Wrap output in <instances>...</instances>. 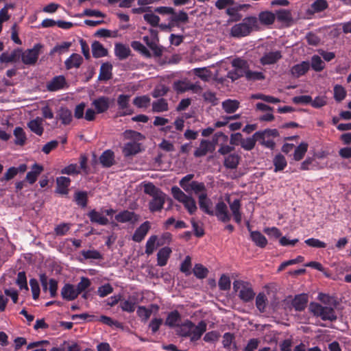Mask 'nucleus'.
I'll return each mask as SVG.
<instances>
[{"label": "nucleus", "mask_w": 351, "mask_h": 351, "mask_svg": "<svg viewBox=\"0 0 351 351\" xmlns=\"http://www.w3.org/2000/svg\"><path fill=\"white\" fill-rule=\"evenodd\" d=\"M206 330V324L203 321L199 322L197 325L193 324L187 337H189L191 341H196L201 337Z\"/></svg>", "instance_id": "dca6fc26"}, {"label": "nucleus", "mask_w": 351, "mask_h": 351, "mask_svg": "<svg viewBox=\"0 0 351 351\" xmlns=\"http://www.w3.org/2000/svg\"><path fill=\"white\" fill-rule=\"evenodd\" d=\"M83 59L80 54L73 53L67 60L65 61V66L67 69H70L72 68H77L79 67Z\"/></svg>", "instance_id": "2f4dec72"}, {"label": "nucleus", "mask_w": 351, "mask_h": 351, "mask_svg": "<svg viewBox=\"0 0 351 351\" xmlns=\"http://www.w3.org/2000/svg\"><path fill=\"white\" fill-rule=\"evenodd\" d=\"M193 326V324L191 321L186 320L180 324L177 329V332L182 336L187 337Z\"/></svg>", "instance_id": "8fccbe9b"}, {"label": "nucleus", "mask_w": 351, "mask_h": 351, "mask_svg": "<svg viewBox=\"0 0 351 351\" xmlns=\"http://www.w3.org/2000/svg\"><path fill=\"white\" fill-rule=\"evenodd\" d=\"M133 103L138 108H147L150 104V98L147 95L136 97Z\"/></svg>", "instance_id": "13d9d810"}, {"label": "nucleus", "mask_w": 351, "mask_h": 351, "mask_svg": "<svg viewBox=\"0 0 351 351\" xmlns=\"http://www.w3.org/2000/svg\"><path fill=\"white\" fill-rule=\"evenodd\" d=\"M257 24L258 21L256 17H245L241 23L235 24L231 27L230 34L234 38L245 37L257 27Z\"/></svg>", "instance_id": "f257e3e1"}, {"label": "nucleus", "mask_w": 351, "mask_h": 351, "mask_svg": "<svg viewBox=\"0 0 351 351\" xmlns=\"http://www.w3.org/2000/svg\"><path fill=\"white\" fill-rule=\"evenodd\" d=\"M267 132H256L252 137L242 139L241 146L245 150L250 151L252 149L257 141L263 140Z\"/></svg>", "instance_id": "1a4fd4ad"}, {"label": "nucleus", "mask_w": 351, "mask_h": 351, "mask_svg": "<svg viewBox=\"0 0 351 351\" xmlns=\"http://www.w3.org/2000/svg\"><path fill=\"white\" fill-rule=\"evenodd\" d=\"M15 136V143L16 145H23L26 140V135L23 128L17 127L14 130Z\"/></svg>", "instance_id": "4d7b16f0"}, {"label": "nucleus", "mask_w": 351, "mask_h": 351, "mask_svg": "<svg viewBox=\"0 0 351 351\" xmlns=\"http://www.w3.org/2000/svg\"><path fill=\"white\" fill-rule=\"evenodd\" d=\"M143 18L152 26H157L160 21V18L153 13H147L144 14Z\"/></svg>", "instance_id": "774afa93"}, {"label": "nucleus", "mask_w": 351, "mask_h": 351, "mask_svg": "<svg viewBox=\"0 0 351 351\" xmlns=\"http://www.w3.org/2000/svg\"><path fill=\"white\" fill-rule=\"evenodd\" d=\"M121 308L123 311L127 312H133L135 309L136 301L134 298H129L128 300H125L121 302Z\"/></svg>", "instance_id": "de8ad7c7"}, {"label": "nucleus", "mask_w": 351, "mask_h": 351, "mask_svg": "<svg viewBox=\"0 0 351 351\" xmlns=\"http://www.w3.org/2000/svg\"><path fill=\"white\" fill-rule=\"evenodd\" d=\"M180 315L177 311H174L169 313L166 321L165 324L170 327H175L180 326Z\"/></svg>", "instance_id": "4c0bfd02"}, {"label": "nucleus", "mask_w": 351, "mask_h": 351, "mask_svg": "<svg viewBox=\"0 0 351 351\" xmlns=\"http://www.w3.org/2000/svg\"><path fill=\"white\" fill-rule=\"evenodd\" d=\"M310 68V63L307 61H303L300 64L294 65L291 69V74L295 77H299L305 74Z\"/></svg>", "instance_id": "5701e85b"}, {"label": "nucleus", "mask_w": 351, "mask_h": 351, "mask_svg": "<svg viewBox=\"0 0 351 351\" xmlns=\"http://www.w3.org/2000/svg\"><path fill=\"white\" fill-rule=\"evenodd\" d=\"M239 106V102L237 100L227 99L222 103V107L227 113L234 112Z\"/></svg>", "instance_id": "37998d69"}, {"label": "nucleus", "mask_w": 351, "mask_h": 351, "mask_svg": "<svg viewBox=\"0 0 351 351\" xmlns=\"http://www.w3.org/2000/svg\"><path fill=\"white\" fill-rule=\"evenodd\" d=\"M66 86V82L63 75L54 77L51 80L47 82V89L49 91H58Z\"/></svg>", "instance_id": "9b49d317"}, {"label": "nucleus", "mask_w": 351, "mask_h": 351, "mask_svg": "<svg viewBox=\"0 0 351 351\" xmlns=\"http://www.w3.org/2000/svg\"><path fill=\"white\" fill-rule=\"evenodd\" d=\"M56 119L64 125H69L73 120L72 112L67 108L61 107L57 112Z\"/></svg>", "instance_id": "f3484780"}, {"label": "nucleus", "mask_w": 351, "mask_h": 351, "mask_svg": "<svg viewBox=\"0 0 351 351\" xmlns=\"http://www.w3.org/2000/svg\"><path fill=\"white\" fill-rule=\"evenodd\" d=\"M110 99L108 97L102 96L94 99L91 105L98 114L106 112L110 105Z\"/></svg>", "instance_id": "9d476101"}, {"label": "nucleus", "mask_w": 351, "mask_h": 351, "mask_svg": "<svg viewBox=\"0 0 351 351\" xmlns=\"http://www.w3.org/2000/svg\"><path fill=\"white\" fill-rule=\"evenodd\" d=\"M168 110V104L164 99H158L152 103V110L154 112H162Z\"/></svg>", "instance_id": "49530a36"}, {"label": "nucleus", "mask_w": 351, "mask_h": 351, "mask_svg": "<svg viewBox=\"0 0 351 351\" xmlns=\"http://www.w3.org/2000/svg\"><path fill=\"white\" fill-rule=\"evenodd\" d=\"M232 66L234 67L237 74L239 76L244 75L245 71H247V62L242 59H234L232 61Z\"/></svg>", "instance_id": "c9c22d12"}, {"label": "nucleus", "mask_w": 351, "mask_h": 351, "mask_svg": "<svg viewBox=\"0 0 351 351\" xmlns=\"http://www.w3.org/2000/svg\"><path fill=\"white\" fill-rule=\"evenodd\" d=\"M81 254L86 259H100L101 258L100 253L95 250H83Z\"/></svg>", "instance_id": "338daca9"}, {"label": "nucleus", "mask_w": 351, "mask_h": 351, "mask_svg": "<svg viewBox=\"0 0 351 351\" xmlns=\"http://www.w3.org/2000/svg\"><path fill=\"white\" fill-rule=\"evenodd\" d=\"M276 16L271 12H262L259 14L260 21L265 25L272 24L275 20Z\"/></svg>", "instance_id": "864d4df0"}, {"label": "nucleus", "mask_w": 351, "mask_h": 351, "mask_svg": "<svg viewBox=\"0 0 351 351\" xmlns=\"http://www.w3.org/2000/svg\"><path fill=\"white\" fill-rule=\"evenodd\" d=\"M267 304V300L266 295L263 293H258L256 298V308L260 312L263 313L265 312Z\"/></svg>", "instance_id": "3c124183"}, {"label": "nucleus", "mask_w": 351, "mask_h": 351, "mask_svg": "<svg viewBox=\"0 0 351 351\" xmlns=\"http://www.w3.org/2000/svg\"><path fill=\"white\" fill-rule=\"evenodd\" d=\"M42 45H35L32 49H27L22 53V61L25 64H34L38 60Z\"/></svg>", "instance_id": "6e6552de"}, {"label": "nucleus", "mask_w": 351, "mask_h": 351, "mask_svg": "<svg viewBox=\"0 0 351 351\" xmlns=\"http://www.w3.org/2000/svg\"><path fill=\"white\" fill-rule=\"evenodd\" d=\"M274 165L275 166L274 171L276 172L278 171H282L287 166V160L282 155L278 154L276 156V157L274 159Z\"/></svg>", "instance_id": "6e6d98bb"}, {"label": "nucleus", "mask_w": 351, "mask_h": 351, "mask_svg": "<svg viewBox=\"0 0 351 351\" xmlns=\"http://www.w3.org/2000/svg\"><path fill=\"white\" fill-rule=\"evenodd\" d=\"M141 150L140 144L136 142H129L123 148V153L125 156L134 155Z\"/></svg>", "instance_id": "473e14b6"}, {"label": "nucleus", "mask_w": 351, "mask_h": 351, "mask_svg": "<svg viewBox=\"0 0 351 351\" xmlns=\"http://www.w3.org/2000/svg\"><path fill=\"white\" fill-rule=\"evenodd\" d=\"M195 75L204 81L208 80L211 77V72L206 68H196L193 69Z\"/></svg>", "instance_id": "bf43d9fd"}, {"label": "nucleus", "mask_w": 351, "mask_h": 351, "mask_svg": "<svg viewBox=\"0 0 351 351\" xmlns=\"http://www.w3.org/2000/svg\"><path fill=\"white\" fill-rule=\"evenodd\" d=\"M99 161L103 167H110L114 163V154L110 149L104 151L99 157Z\"/></svg>", "instance_id": "393cba45"}, {"label": "nucleus", "mask_w": 351, "mask_h": 351, "mask_svg": "<svg viewBox=\"0 0 351 351\" xmlns=\"http://www.w3.org/2000/svg\"><path fill=\"white\" fill-rule=\"evenodd\" d=\"M171 252L172 250L169 247L161 248L157 254L158 265L160 267L166 265Z\"/></svg>", "instance_id": "cd10ccee"}, {"label": "nucleus", "mask_w": 351, "mask_h": 351, "mask_svg": "<svg viewBox=\"0 0 351 351\" xmlns=\"http://www.w3.org/2000/svg\"><path fill=\"white\" fill-rule=\"evenodd\" d=\"M143 187V191L152 196V197L159 195V193H162L158 188L156 187L151 182H143L142 183Z\"/></svg>", "instance_id": "a18cd8bd"}, {"label": "nucleus", "mask_w": 351, "mask_h": 351, "mask_svg": "<svg viewBox=\"0 0 351 351\" xmlns=\"http://www.w3.org/2000/svg\"><path fill=\"white\" fill-rule=\"evenodd\" d=\"M40 281L42 286L44 289H47L49 285V290L51 297H54L56 295L57 289H58V283L57 281L54 279H50L49 282H47V279L45 275H42L40 276Z\"/></svg>", "instance_id": "bb28decb"}, {"label": "nucleus", "mask_w": 351, "mask_h": 351, "mask_svg": "<svg viewBox=\"0 0 351 351\" xmlns=\"http://www.w3.org/2000/svg\"><path fill=\"white\" fill-rule=\"evenodd\" d=\"M71 183L69 178L60 176L56 178V193L61 195H66L69 193V186Z\"/></svg>", "instance_id": "6ab92c4d"}, {"label": "nucleus", "mask_w": 351, "mask_h": 351, "mask_svg": "<svg viewBox=\"0 0 351 351\" xmlns=\"http://www.w3.org/2000/svg\"><path fill=\"white\" fill-rule=\"evenodd\" d=\"M282 58L280 51H269L265 53L261 58V63L263 65L272 64Z\"/></svg>", "instance_id": "a211bd4d"}, {"label": "nucleus", "mask_w": 351, "mask_h": 351, "mask_svg": "<svg viewBox=\"0 0 351 351\" xmlns=\"http://www.w3.org/2000/svg\"><path fill=\"white\" fill-rule=\"evenodd\" d=\"M150 227V223L147 221L142 223L134 233L132 237L133 240L136 242L141 241L146 236Z\"/></svg>", "instance_id": "412c9836"}, {"label": "nucleus", "mask_w": 351, "mask_h": 351, "mask_svg": "<svg viewBox=\"0 0 351 351\" xmlns=\"http://www.w3.org/2000/svg\"><path fill=\"white\" fill-rule=\"evenodd\" d=\"M27 126L29 130L38 136H41L44 131L43 119L36 117L28 122Z\"/></svg>", "instance_id": "aec40b11"}, {"label": "nucleus", "mask_w": 351, "mask_h": 351, "mask_svg": "<svg viewBox=\"0 0 351 351\" xmlns=\"http://www.w3.org/2000/svg\"><path fill=\"white\" fill-rule=\"evenodd\" d=\"M233 289L235 292L238 293L239 298L245 302H250L254 298L255 293L249 282L235 280L233 282Z\"/></svg>", "instance_id": "423d86ee"}, {"label": "nucleus", "mask_w": 351, "mask_h": 351, "mask_svg": "<svg viewBox=\"0 0 351 351\" xmlns=\"http://www.w3.org/2000/svg\"><path fill=\"white\" fill-rule=\"evenodd\" d=\"M166 195L162 193H159V195L152 197V199L149 203V208L151 212H156L160 210L165 203Z\"/></svg>", "instance_id": "4468645a"}, {"label": "nucleus", "mask_w": 351, "mask_h": 351, "mask_svg": "<svg viewBox=\"0 0 351 351\" xmlns=\"http://www.w3.org/2000/svg\"><path fill=\"white\" fill-rule=\"evenodd\" d=\"M43 171V166L35 163L32 167L31 171H29L26 176V180L31 184H34L38 176Z\"/></svg>", "instance_id": "a878e982"}, {"label": "nucleus", "mask_w": 351, "mask_h": 351, "mask_svg": "<svg viewBox=\"0 0 351 351\" xmlns=\"http://www.w3.org/2000/svg\"><path fill=\"white\" fill-rule=\"evenodd\" d=\"M308 149V144L306 143H301L295 149L293 154V159L296 161L300 160Z\"/></svg>", "instance_id": "c03bdc74"}, {"label": "nucleus", "mask_w": 351, "mask_h": 351, "mask_svg": "<svg viewBox=\"0 0 351 351\" xmlns=\"http://www.w3.org/2000/svg\"><path fill=\"white\" fill-rule=\"evenodd\" d=\"M219 138L227 141L228 136L222 132H217L213 136L212 141L202 140L200 142L199 147L195 150L194 155L196 157H200L206 155L208 152H213Z\"/></svg>", "instance_id": "39448f33"}, {"label": "nucleus", "mask_w": 351, "mask_h": 351, "mask_svg": "<svg viewBox=\"0 0 351 351\" xmlns=\"http://www.w3.org/2000/svg\"><path fill=\"white\" fill-rule=\"evenodd\" d=\"M193 174H188L179 182L180 187L188 194H195L198 198L207 193L205 184L203 182L193 181Z\"/></svg>", "instance_id": "f03ea898"}, {"label": "nucleus", "mask_w": 351, "mask_h": 351, "mask_svg": "<svg viewBox=\"0 0 351 351\" xmlns=\"http://www.w3.org/2000/svg\"><path fill=\"white\" fill-rule=\"evenodd\" d=\"M311 65L314 71H321L324 69L325 63L319 56L315 55L311 58Z\"/></svg>", "instance_id": "603ef678"}, {"label": "nucleus", "mask_w": 351, "mask_h": 351, "mask_svg": "<svg viewBox=\"0 0 351 351\" xmlns=\"http://www.w3.org/2000/svg\"><path fill=\"white\" fill-rule=\"evenodd\" d=\"M199 205L200 208L206 213L213 215L214 210L213 209V203L211 200L207 197V193L202 195L198 198Z\"/></svg>", "instance_id": "4be33fe9"}, {"label": "nucleus", "mask_w": 351, "mask_h": 351, "mask_svg": "<svg viewBox=\"0 0 351 351\" xmlns=\"http://www.w3.org/2000/svg\"><path fill=\"white\" fill-rule=\"evenodd\" d=\"M239 160L240 156L237 154H230L224 158V165L229 169H235L239 162Z\"/></svg>", "instance_id": "f704fd0d"}, {"label": "nucleus", "mask_w": 351, "mask_h": 351, "mask_svg": "<svg viewBox=\"0 0 351 351\" xmlns=\"http://www.w3.org/2000/svg\"><path fill=\"white\" fill-rule=\"evenodd\" d=\"M169 27H174L178 25L180 23H186L189 20L188 14L183 11L175 12L173 11V14L169 17Z\"/></svg>", "instance_id": "ddd939ff"}, {"label": "nucleus", "mask_w": 351, "mask_h": 351, "mask_svg": "<svg viewBox=\"0 0 351 351\" xmlns=\"http://www.w3.org/2000/svg\"><path fill=\"white\" fill-rule=\"evenodd\" d=\"M308 298L305 294L296 295L293 300L292 305L296 311H303L307 304Z\"/></svg>", "instance_id": "7c9ffc66"}, {"label": "nucleus", "mask_w": 351, "mask_h": 351, "mask_svg": "<svg viewBox=\"0 0 351 351\" xmlns=\"http://www.w3.org/2000/svg\"><path fill=\"white\" fill-rule=\"evenodd\" d=\"M92 52L95 58H101L106 56L108 53L107 49L98 41L92 43Z\"/></svg>", "instance_id": "e433bc0d"}, {"label": "nucleus", "mask_w": 351, "mask_h": 351, "mask_svg": "<svg viewBox=\"0 0 351 351\" xmlns=\"http://www.w3.org/2000/svg\"><path fill=\"white\" fill-rule=\"evenodd\" d=\"M250 237L252 240L257 246L260 247H264L266 246L267 243V239L260 232L252 231L251 232Z\"/></svg>", "instance_id": "58836bf2"}, {"label": "nucleus", "mask_w": 351, "mask_h": 351, "mask_svg": "<svg viewBox=\"0 0 351 351\" xmlns=\"http://www.w3.org/2000/svg\"><path fill=\"white\" fill-rule=\"evenodd\" d=\"M328 7V3L326 0H316L311 4V12H319Z\"/></svg>", "instance_id": "5fc2aeb1"}, {"label": "nucleus", "mask_w": 351, "mask_h": 351, "mask_svg": "<svg viewBox=\"0 0 351 351\" xmlns=\"http://www.w3.org/2000/svg\"><path fill=\"white\" fill-rule=\"evenodd\" d=\"M244 75L249 80H261L265 78L262 72L252 71L249 69H247V71H245Z\"/></svg>", "instance_id": "e2e57ef3"}, {"label": "nucleus", "mask_w": 351, "mask_h": 351, "mask_svg": "<svg viewBox=\"0 0 351 351\" xmlns=\"http://www.w3.org/2000/svg\"><path fill=\"white\" fill-rule=\"evenodd\" d=\"M208 269L201 264H196L193 268V274L198 278H204L208 274Z\"/></svg>", "instance_id": "680f3d73"}, {"label": "nucleus", "mask_w": 351, "mask_h": 351, "mask_svg": "<svg viewBox=\"0 0 351 351\" xmlns=\"http://www.w3.org/2000/svg\"><path fill=\"white\" fill-rule=\"evenodd\" d=\"M115 55L121 60L128 58L130 53V48L123 44H117L114 48Z\"/></svg>", "instance_id": "ea45409f"}, {"label": "nucleus", "mask_w": 351, "mask_h": 351, "mask_svg": "<svg viewBox=\"0 0 351 351\" xmlns=\"http://www.w3.org/2000/svg\"><path fill=\"white\" fill-rule=\"evenodd\" d=\"M130 99V96L127 95H120L117 98V104L120 110V114L122 116L131 114L132 113L129 105Z\"/></svg>", "instance_id": "f8f14e48"}, {"label": "nucleus", "mask_w": 351, "mask_h": 351, "mask_svg": "<svg viewBox=\"0 0 351 351\" xmlns=\"http://www.w3.org/2000/svg\"><path fill=\"white\" fill-rule=\"evenodd\" d=\"M115 219L120 223L135 222L138 220V217L134 213L124 210L117 214Z\"/></svg>", "instance_id": "b1692460"}, {"label": "nucleus", "mask_w": 351, "mask_h": 351, "mask_svg": "<svg viewBox=\"0 0 351 351\" xmlns=\"http://www.w3.org/2000/svg\"><path fill=\"white\" fill-rule=\"evenodd\" d=\"M154 54L159 56L162 54V49L158 45V32L154 29H150L149 36H145L143 38Z\"/></svg>", "instance_id": "0eeeda50"}, {"label": "nucleus", "mask_w": 351, "mask_h": 351, "mask_svg": "<svg viewBox=\"0 0 351 351\" xmlns=\"http://www.w3.org/2000/svg\"><path fill=\"white\" fill-rule=\"evenodd\" d=\"M158 240V237L156 235L151 236L147 241L145 247V253L148 255L152 254L156 248V243Z\"/></svg>", "instance_id": "052dcab7"}, {"label": "nucleus", "mask_w": 351, "mask_h": 351, "mask_svg": "<svg viewBox=\"0 0 351 351\" xmlns=\"http://www.w3.org/2000/svg\"><path fill=\"white\" fill-rule=\"evenodd\" d=\"M112 77V65L109 63H104L100 68L99 79L108 80Z\"/></svg>", "instance_id": "79ce46f5"}, {"label": "nucleus", "mask_w": 351, "mask_h": 351, "mask_svg": "<svg viewBox=\"0 0 351 351\" xmlns=\"http://www.w3.org/2000/svg\"><path fill=\"white\" fill-rule=\"evenodd\" d=\"M61 294L62 298L67 300H73L79 295L76 288L73 285L69 284L64 285L62 289Z\"/></svg>", "instance_id": "c85d7f7f"}, {"label": "nucleus", "mask_w": 351, "mask_h": 351, "mask_svg": "<svg viewBox=\"0 0 351 351\" xmlns=\"http://www.w3.org/2000/svg\"><path fill=\"white\" fill-rule=\"evenodd\" d=\"M171 193L174 199L182 203L191 215L196 212L197 207L196 202L192 196L189 194H186L176 186L171 188Z\"/></svg>", "instance_id": "20e7f679"}, {"label": "nucleus", "mask_w": 351, "mask_h": 351, "mask_svg": "<svg viewBox=\"0 0 351 351\" xmlns=\"http://www.w3.org/2000/svg\"><path fill=\"white\" fill-rule=\"evenodd\" d=\"M346 91L343 86L340 85H336L334 87V97L335 100L341 101L346 97Z\"/></svg>", "instance_id": "0e129e2a"}, {"label": "nucleus", "mask_w": 351, "mask_h": 351, "mask_svg": "<svg viewBox=\"0 0 351 351\" xmlns=\"http://www.w3.org/2000/svg\"><path fill=\"white\" fill-rule=\"evenodd\" d=\"M88 215L92 222L103 226L108 223V219L102 213L95 210L89 212Z\"/></svg>", "instance_id": "72a5a7b5"}, {"label": "nucleus", "mask_w": 351, "mask_h": 351, "mask_svg": "<svg viewBox=\"0 0 351 351\" xmlns=\"http://www.w3.org/2000/svg\"><path fill=\"white\" fill-rule=\"evenodd\" d=\"M19 54L16 51L11 53L4 52L0 56V62L1 63H10L16 61Z\"/></svg>", "instance_id": "09e8293b"}, {"label": "nucleus", "mask_w": 351, "mask_h": 351, "mask_svg": "<svg viewBox=\"0 0 351 351\" xmlns=\"http://www.w3.org/2000/svg\"><path fill=\"white\" fill-rule=\"evenodd\" d=\"M309 311L314 316L320 317L324 321L333 322L337 317L333 307L323 306L317 302H311L309 304Z\"/></svg>", "instance_id": "7ed1b4c3"}, {"label": "nucleus", "mask_w": 351, "mask_h": 351, "mask_svg": "<svg viewBox=\"0 0 351 351\" xmlns=\"http://www.w3.org/2000/svg\"><path fill=\"white\" fill-rule=\"evenodd\" d=\"M234 221L239 223L241 221L242 216L240 212L241 203L239 199H234L233 202H228Z\"/></svg>", "instance_id": "c756f323"}, {"label": "nucleus", "mask_w": 351, "mask_h": 351, "mask_svg": "<svg viewBox=\"0 0 351 351\" xmlns=\"http://www.w3.org/2000/svg\"><path fill=\"white\" fill-rule=\"evenodd\" d=\"M215 215L223 222H228L230 219L227 206L223 202H219L217 204Z\"/></svg>", "instance_id": "2eb2a0df"}, {"label": "nucleus", "mask_w": 351, "mask_h": 351, "mask_svg": "<svg viewBox=\"0 0 351 351\" xmlns=\"http://www.w3.org/2000/svg\"><path fill=\"white\" fill-rule=\"evenodd\" d=\"M173 88L174 90L178 93H184L188 90H191L193 88V85L190 84L189 82L185 80H180L175 82L173 83Z\"/></svg>", "instance_id": "a19ab883"}, {"label": "nucleus", "mask_w": 351, "mask_h": 351, "mask_svg": "<svg viewBox=\"0 0 351 351\" xmlns=\"http://www.w3.org/2000/svg\"><path fill=\"white\" fill-rule=\"evenodd\" d=\"M327 103L326 97L324 95L317 96L313 100L311 99V105L315 108L324 106Z\"/></svg>", "instance_id": "69168bd1"}]
</instances>
